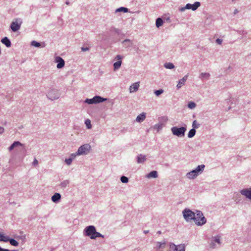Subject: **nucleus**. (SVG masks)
I'll return each mask as SVG.
<instances>
[{"instance_id":"33","label":"nucleus","mask_w":251,"mask_h":251,"mask_svg":"<svg viewBox=\"0 0 251 251\" xmlns=\"http://www.w3.org/2000/svg\"><path fill=\"white\" fill-rule=\"evenodd\" d=\"M214 241L218 243L219 245L221 244L220 237L219 236H216L214 237Z\"/></svg>"},{"instance_id":"16","label":"nucleus","mask_w":251,"mask_h":251,"mask_svg":"<svg viewBox=\"0 0 251 251\" xmlns=\"http://www.w3.org/2000/svg\"><path fill=\"white\" fill-rule=\"evenodd\" d=\"M146 118V114L142 113L139 115L136 118V121L139 123L143 122Z\"/></svg>"},{"instance_id":"32","label":"nucleus","mask_w":251,"mask_h":251,"mask_svg":"<svg viewBox=\"0 0 251 251\" xmlns=\"http://www.w3.org/2000/svg\"><path fill=\"white\" fill-rule=\"evenodd\" d=\"M85 124L88 128L90 129L91 128V121L90 120L87 119L85 121Z\"/></svg>"},{"instance_id":"26","label":"nucleus","mask_w":251,"mask_h":251,"mask_svg":"<svg viewBox=\"0 0 251 251\" xmlns=\"http://www.w3.org/2000/svg\"><path fill=\"white\" fill-rule=\"evenodd\" d=\"M8 241H9L10 244L12 246H17L19 244L18 242L13 239H9Z\"/></svg>"},{"instance_id":"12","label":"nucleus","mask_w":251,"mask_h":251,"mask_svg":"<svg viewBox=\"0 0 251 251\" xmlns=\"http://www.w3.org/2000/svg\"><path fill=\"white\" fill-rule=\"evenodd\" d=\"M55 61L56 62L58 63V64L57 65V68L60 69L64 67V64H65L64 61L61 57H60L59 56L56 57L55 58Z\"/></svg>"},{"instance_id":"5","label":"nucleus","mask_w":251,"mask_h":251,"mask_svg":"<svg viewBox=\"0 0 251 251\" xmlns=\"http://www.w3.org/2000/svg\"><path fill=\"white\" fill-rule=\"evenodd\" d=\"M90 149L91 146L89 144L83 145L79 148L76 155L86 154L89 151Z\"/></svg>"},{"instance_id":"41","label":"nucleus","mask_w":251,"mask_h":251,"mask_svg":"<svg viewBox=\"0 0 251 251\" xmlns=\"http://www.w3.org/2000/svg\"><path fill=\"white\" fill-rule=\"evenodd\" d=\"M216 42L217 43H218V44H221L222 43V40L220 39H217L216 40Z\"/></svg>"},{"instance_id":"31","label":"nucleus","mask_w":251,"mask_h":251,"mask_svg":"<svg viewBox=\"0 0 251 251\" xmlns=\"http://www.w3.org/2000/svg\"><path fill=\"white\" fill-rule=\"evenodd\" d=\"M121 181L123 182V183H127L128 181V179L127 177L126 176H122L121 177Z\"/></svg>"},{"instance_id":"7","label":"nucleus","mask_w":251,"mask_h":251,"mask_svg":"<svg viewBox=\"0 0 251 251\" xmlns=\"http://www.w3.org/2000/svg\"><path fill=\"white\" fill-rule=\"evenodd\" d=\"M22 22L19 19H16L15 21L12 22L10 28L13 32L18 31L21 27Z\"/></svg>"},{"instance_id":"29","label":"nucleus","mask_w":251,"mask_h":251,"mask_svg":"<svg viewBox=\"0 0 251 251\" xmlns=\"http://www.w3.org/2000/svg\"><path fill=\"white\" fill-rule=\"evenodd\" d=\"M165 245V242H163V243L157 242L156 247L158 249H160V248H164Z\"/></svg>"},{"instance_id":"28","label":"nucleus","mask_w":251,"mask_h":251,"mask_svg":"<svg viewBox=\"0 0 251 251\" xmlns=\"http://www.w3.org/2000/svg\"><path fill=\"white\" fill-rule=\"evenodd\" d=\"M116 12H120L123 11L124 12H127L128 11V9L125 7H120L117 9L116 11Z\"/></svg>"},{"instance_id":"6","label":"nucleus","mask_w":251,"mask_h":251,"mask_svg":"<svg viewBox=\"0 0 251 251\" xmlns=\"http://www.w3.org/2000/svg\"><path fill=\"white\" fill-rule=\"evenodd\" d=\"M183 214L184 219L187 221L193 220L195 218V213L190 210L185 209L183 212Z\"/></svg>"},{"instance_id":"2","label":"nucleus","mask_w":251,"mask_h":251,"mask_svg":"<svg viewBox=\"0 0 251 251\" xmlns=\"http://www.w3.org/2000/svg\"><path fill=\"white\" fill-rule=\"evenodd\" d=\"M204 165H201L198 166L197 168L187 174V177L190 179H193L202 172L204 168Z\"/></svg>"},{"instance_id":"15","label":"nucleus","mask_w":251,"mask_h":251,"mask_svg":"<svg viewBox=\"0 0 251 251\" xmlns=\"http://www.w3.org/2000/svg\"><path fill=\"white\" fill-rule=\"evenodd\" d=\"M139 87V82H136L130 86L129 90L130 92H133L137 91Z\"/></svg>"},{"instance_id":"38","label":"nucleus","mask_w":251,"mask_h":251,"mask_svg":"<svg viewBox=\"0 0 251 251\" xmlns=\"http://www.w3.org/2000/svg\"><path fill=\"white\" fill-rule=\"evenodd\" d=\"M199 126V125L197 123L196 120L193 122L192 126L194 129L198 128Z\"/></svg>"},{"instance_id":"14","label":"nucleus","mask_w":251,"mask_h":251,"mask_svg":"<svg viewBox=\"0 0 251 251\" xmlns=\"http://www.w3.org/2000/svg\"><path fill=\"white\" fill-rule=\"evenodd\" d=\"M188 78V75H185L181 79L179 80L177 84V88H181L185 83Z\"/></svg>"},{"instance_id":"47","label":"nucleus","mask_w":251,"mask_h":251,"mask_svg":"<svg viewBox=\"0 0 251 251\" xmlns=\"http://www.w3.org/2000/svg\"><path fill=\"white\" fill-rule=\"evenodd\" d=\"M66 4L68 5L69 4V2L68 1L66 2Z\"/></svg>"},{"instance_id":"8","label":"nucleus","mask_w":251,"mask_h":251,"mask_svg":"<svg viewBox=\"0 0 251 251\" xmlns=\"http://www.w3.org/2000/svg\"><path fill=\"white\" fill-rule=\"evenodd\" d=\"M200 2L198 1L195 2L193 4L188 3L186 5L185 7L184 8H182L181 10H183L185 9H192L194 11L196 10L200 6Z\"/></svg>"},{"instance_id":"1","label":"nucleus","mask_w":251,"mask_h":251,"mask_svg":"<svg viewBox=\"0 0 251 251\" xmlns=\"http://www.w3.org/2000/svg\"><path fill=\"white\" fill-rule=\"evenodd\" d=\"M84 231L85 235L90 237L91 239H95L97 237H104L103 235L96 231V228L93 226H87L85 228Z\"/></svg>"},{"instance_id":"27","label":"nucleus","mask_w":251,"mask_h":251,"mask_svg":"<svg viewBox=\"0 0 251 251\" xmlns=\"http://www.w3.org/2000/svg\"><path fill=\"white\" fill-rule=\"evenodd\" d=\"M164 66L166 68L170 69H173L174 68V65H173V64H172L171 63H166V64H165Z\"/></svg>"},{"instance_id":"17","label":"nucleus","mask_w":251,"mask_h":251,"mask_svg":"<svg viewBox=\"0 0 251 251\" xmlns=\"http://www.w3.org/2000/svg\"><path fill=\"white\" fill-rule=\"evenodd\" d=\"M19 146H23V145L19 141L14 142L9 148V151H12L15 147Z\"/></svg>"},{"instance_id":"3","label":"nucleus","mask_w":251,"mask_h":251,"mask_svg":"<svg viewBox=\"0 0 251 251\" xmlns=\"http://www.w3.org/2000/svg\"><path fill=\"white\" fill-rule=\"evenodd\" d=\"M195 224L197 225H202L206 223V219L203 216L201 211H197L196 214H195V218L193 219Z\"/></svg>"},{"instance_id":"34","label":"nucleus","mask_w":251,"mask_h":251,"mask_svg":"<svg viewBox=\"0 0 251 251\" xmlns=\"http://www.w3.org/2000/svg\"><path fill=\"white\" fill-rule=\"evenodd\" d=\"M95 99L94 97L91 99H87L85 101L89 104L95 103Z\"/></svg>"},{"instance_id":"10","label":"nucleus","mask_w":251,"mask_h":251,"mask_svg":"<svg viewBox=\"0 0 251 251\" xmlns=\"http://www.w3.org/2000/svg\"><path fill=\"white\" fill-rule=\"evenodd\" d=\"M170 248L176 251H185V246L184 244H180L176 246L173 243L170 244Z\"/></svg>"},{"instance_id":"37","label":"nucleus","mask_w":251,"mask_h":251,"mask_svg":"<svg viewBox=\"0 0 251 251\" xmlns=\"http://www.w3.org/2000/svg\"><path fill=\"white\" fill-rule=\"evenodd\" d=\"M163 90L162 89H160V90H156L154 92V93L156 95V96H159V95L161 94L162 93H163Z\"/></svg>"},{"instance_id":"18","label":"nucleus","mask_w":251,"mask_h":251,"mask_svg":"<svg viewBox=\"0 0 251 251\" xmlns=\"http://www.w3.org/2000/svg\"><path fill=\"white\" fill-rule=\"evenodd\" d=\"M1 42L4 44L7 47H9L11 46V42L7 37H4L1 40Z\"/></svg>"},{"instance_id":"24","label":"nucleus","mask_w":251,"mask_h":251,"mask_svg":"<svg viewBox=\"0 0 251 251\" xmlns=\"http://www.w3.org/2000/svg\"><path fill=\"white\" fill-rule=\"evenodd\" d=\"M196 134V130L194 128L193 129H191L188 134V137L189 138H192L194 136V135H195Z\"/></svg>"},{"instance_id":"20","label":"nucleus","mask_w":251,"mask_h":251,"mask_svg":"<svg viewBox=\"0 0 251 251\" xmlns=\"http://www.w3.org/2000/svg\"><path fill=\"white\" fill-rule=\"evenodd\" d=\"M148 178H156L157 177V173L155 171H151L147 175Z\"/></svg>"},{"instance_id":"35","label":"nucleus","mask_w":251,"mask_h":251,"mask_svg":"<svg viewBox=\"0 0 251 251\" xmlns=\"http://www.w3.org/2000/svg\"><path fill=\"white\" fill-rule=\"evenodd\" d=\"M201 75L202 78H208L209 77L210 75L208 73H201Z\"/></svg>"},{"instance_id":"42","label":"nucleus","mask_w":251,"mask_h":251,"mask_svg":"<svg viewBox=\"0 0 251 251\" xmlns=\"http://www.w3.org/2000/svg\"><path fill=\"white\" fill-rule=\"evenodd\" d=\"M81 50H82V51H85L88 50H89V48H85L82 47L81 48Z\"/></svg>"},{"instance_id":"23","label":"nucleus","mask_w":251,"mask_h":251,"mask_svg":"<svg viewBox=\"0 0 251 251\" xmlns=\"http://www.w3.org/2000/svg\"><path fill=\"white\" fill-rule=\"evenodd\" d=\"M163 21L162 19L158 18L156 19V26L157 27H159L163 25Z\"/></svg>"},{"instance_id":"46","label":"nucleus","mask_w":251,"mask_h":251,"mask_svg":"<svg viewBox=\"0 0 251 251\" xmlns=\"http://www.w3.org/2000/svg\"><path fill=\"white\" fill-rule=\"evenodd\" d=\"M238 12V10H237V9H236V10L234 11V14H236V13H237Z\"/></svg>"},{"instance_id":"19","label":"nucleus","mask_w":251,"mask_h":251,"mask_svg":"<svg viewBox=\"0 0 251 251\" xmlns=\"http://www.w3.org/2000/svg\"><path fill=\"white\" fill-rule=\"evenodd\" d=\"M61 198V196L59 193H55L51 197V200L53 202H57Z\"/></svg>"},{"instance_id":"13","label":"nucleus","mask_w":251,"mask_h":251,"mask_svg":"<svg viewBox=\"0 0 251 251\" xmlns=\"http://www.w3.org/2000/svg\"><path fill=\"white\" fill-rule=\"evenodd\" d=\"M241 194L247 198L251 200V188L250 189H243L241 191Z\"/></svg>"},{"instance_id":"30","label":"nucleus","mask_w":251,"mask_h":251,"mask_svg":"<svg viewBox=\"0 0 251 251\" xmlns=\"http://www.w3.org/2000/svg\"><path fill=\"white\" fill-rule=\"evenodd\" d=\"M31 44L32 46H34L35 47H39L41 46L40 43L37 42L35 41H32Z\"/></svg>"},{"instance_id":"45","label":"nucleus","mask_w":251,"mask_h":251,"mask_svg":"<svg viewBox=\"0 0 251 251\" xmlns=\"http://www.w3.org/2000/svg\"><path fill=\"white\" fill-rule=\"evenodd\" d=\"M0 251H9L7 249H2L0 247Z\"/></svg>"},{"instance_id":"48","label":"nucleus","mask_w":251,"mask_h":251,"mask_svg":"<svg viewBox=\"0 0 251 251\" xmlns=\"http://www.w3.org/2000/svg\"><path fill=\"white\" fill-rule=\"evenodd\" d=\"M72 155L73 157H75L76 155H75H75H74V154H72Z\"/></svg>"},{"instance_id":"9","label":"nucleus","mask_w":251,"mask_h":251,"mask_svg":"<svg viewBox=\"0 0 251 251\" xmlns=\"http://www.w3.org/2000/svg\"><path fill=\"white\" fill-rule=\"evenodd\" d=\"M47 96L50 99L53 100L59 97V93L57 90H52L48 92Z\"/></svg>"},{"instance_id":"43","label":"nucleus","mask_w":251,"mask_h":251,"mask_svg":"<svg viewBox=\"0 0 251 251\" xmlns=\"http://www.w3.org/2000/svg\"><path fill=\"white\" fill-rule=\"evenodd\" d=\"M33 165H37L38 164V161L36 159H35L33 162Z\"/></svg>"},{"instance_id":"44","label":"nucleus","mask_w":251,"mask_h":251,"mask_svg":"<svg viewBox=\"0 0 251 251\" xmlns=\"http://www.w3.org/2000/svg\"><path fill=\"white\" fill-rule=\"evenodd\" d=\"M4 128L0 127V133H2L4 132Z\"/></svg>"},{"instance_id":"22","label":"nucleus","mask_w":251,"mask_h":251,"mask_svg":"<svg viewBox=\"0 0 251 251\" xmlns=\"http://www.w3.org/2000/svg\"><path fill=\"white\" fill-rule=\"evenodd\" d=\"M94 99H95V103L101 102L106 100V99H103L100 96H95Z\"/></svg>"},{"instance_id":"21","label":"nucleus","mask_w":251,"mask_h":251,"mask_svg":"<svg viewBox=\"0 0 251 251\" xmlns=\"http://www.w3.org/2000/svg\"><path fill=\"white\" fill-rule=\"evenodd\" d=\"M146 160V156L140 154L137 157V162L141 163L144 162Z\"/></svg>"},{"instance_id":"25","label":"nucleus","mask_w":251,"mask_h":251,"mask_svg":"<svg viewBox=\"0 0 251 251\" xmlns=\"http://www.w3.org/2000/svg\"><path fill=\"white\" fill-rule=\"evenodd\" d=\"M9 238L7 236H4L0 233V241L7 242Z\"/></svg>"},{"instance_id":"4","label":"nucleus","mask_w":251,"mask_h":251,"mask_svg":"<svg viewBox=\"0 0 251 251\" xmlns=\"http://www.w3.org/2000/svg\"><path fill=\"white\" fill-rule=\"evenodd\" d=\"M186 128L184 127H177L174 126L171 128V131L173 134L178 137H183L184 135V133Z\"/></svg>"},{"instance_id":"36","label":"nucleus","mask_w":251,"mask_h":251,"mask_svg":"<svg viewBox=\"0 0 251 251\" xmlns=\"http://www.w3.org/2000/svg\"><path fill=\"white\" fill-rule=\"evenodd\" d=\"M189 108L193 109L196 107V104L193 102H191L188 104Z\"/></svg>"},{"instance_id":"40","label":"nucleus","mask_w":251,"mask_h":251,"mask_svg":"<svg viewBox=\"0 0 251 251\" xmlns=\"http://www.w3.org/2000/svg\"><path fill=\"white\" fill-rule=\"evenodd\" d=\"M217 247L216 246V245L215 244L212 242L210 244V248H211V249H215Z\"/></svg>"},{"instance_id":"39","label":"nucleus","mask_w":251,"mask_h":251,"mask_svg":"<svg viewBox=\"0 0 251 251\" xmlns=\"http://www.w3.org/2000/svg\"><path fill=\"white\" fill-rule=\"evenodd\" d=\"M65 162H66V163L68 165H70V164H71V163L72 162V158L66 159Z\"/></svg>"},{"instance_id":"11","label":"nucleus","mask_w":251,"mask_h":251,"mask_svg":"<svg viewBox=\"0 0 251 251\" xmlns=\"http://www.w3.org/2000/svg\"><path fill=\"white\" fill-rule=\"evenodd\" d=\"M116 58L118 61L114 63L113 66L114 70H117L120 67L122 64L121 59H122V57L120 55H118L116 56Z\"/></svg>"}]
</instances>
